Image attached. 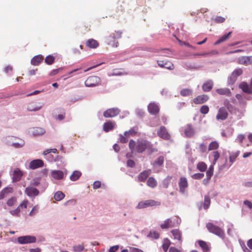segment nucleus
Returning <instances> with one entry per match:
<instances>
[{
  "label": "nucleus",
  "instance_id": "obj_48",
  "mask_svg": "<svg viewBox=\"0 0 252 252\" xmlns=\"http://www.w3.org/2000/svg\"><path fill=\"white\" fill-rule=\"evenodd\" d=\"M207 146L204 143H200L198 146V150L201 153H204L207 150Z\"/></svg>",
  "mask_w": 252,
  "mask_h": 252
},
{
  "label": "nucleus",
  "instance_id": "obj_24",
  "mask_svg": "<svg viewBox=\"0 0 252 252\" xmlns=\"http://www.w3.org/2000/svg\"><path fill=\"white\" fill-rule=\"evenodd\" d=\"M185 135L189 137H191L194 134V129L190 124L188 125L184 131Z\"/></svg>",
  "mask_w": 252,
  "mask_h": 252
},
{
  "label": "nucleus",
  "instance_id": "obj_43",
  "mask_svg": "<svg viewBox=\"0 0 252 252\" xmlns=\"http://www.w3.org/2000/svg\"><path fill=\"white\" fill-rule=\"evenodd\" d=\"M192 91L189 89H184L180 91V94L182 96H187L191 95Z\"/></svg>",
  "mask_w": 252,
  "mask_h": 252
},
{
  "label": "nucleus",
  "instance_id": "obj_44",
  "mask_svg": "<svg viewBox=\"0 0 252 252\" xmlns=\"http://www.w3.org/2000/svg\"><path fill=\"white\" fill-rule=\"evenodd\" d=\"M12 190V189L11 188H6L2 189L0 192V200L2 199L5 196V194L8 192H11Z\"/></svg>",
  "mask_w": 252,
  "mask_h": 252
},
{
  "label": "nucleus",
  "instance_id": "obj_52",
  "mask_svg": "<svg viewBox=\"0 0 252 252\" xmlns=\"http://www.w3.org/2000/svg\"><path fill=\"white\" fill-rule=\"evenodd\" d=\"M16 201L17 199L16 197H11L7 200V205L9 206H12L16 203Z\"/></svg>",
  "mask_w": 252,
  "mask_h": 252
},
{
  "label": "nucleus",
  "instance_id": "obj_46",
  "mask_svg": "<svg viewBox=\"0 0 252 252\" xmlns=\"http://www.w3.org/2000/svg\"><path fill=\"white\" fill-rule=\"evenodd\" d=\"M32 132L34 135H41L45 132V130L42 128L36 127L34 128Z\"/></svg>",
  "mask_w": 252,
  "mask_h": 252
},
{
  "label": "nucleus",
  "instance_id": "obj_39",
  "mask_svg": "<svg viewBox=\"0 0 252 252\" xmlns=\"http://www.w3.org/2000/svg\"><path fill=\"white\" fill-rule=\"evenodd\" d=\"M198 244L204 252H207L209 251V245L206 242L202 240H199L198 241Z\"/></svg>",
  "mask_w": 252,
  "mask_h": 252
},
{
  "label": "nucleus",
  "instance_id": "obj_5",
  "mask_svg": "<svg viewBox=\"0 0 252 252\" xmlns=\"http://www.w3.org/2000/svg\"><path fill=\"white\" fill-rule=\"evenodd\" d=\"M101 79L96 76L89 77L85 82V85L87 87H94L100 84Z\"/></svg>",
  "mask_w": 252,
  "mask_h": 252
},
{
  "label": "nucleus",
  "instance_id": "obj_49",
  "mask_svg": "<svg viewBox=\"0 0 252 252\" xmlns=\"http://www.w3.org/2000/svg\"><path fill=\"white\" fill-rule=\"evenodd\" d=\"M170 245V241L167 239L165 240V242L162 246V249L165 252H166L167 251Z\"/></svg>",
  "mask_w": 252,
  "mask_h": 252
},
{
  "label": "nucleus",
  "instance_id": "obj_57",
  "mask_svg": "<svg viewBox=\"0 0 252 252\" xmlns=\"http://www.w3.org/2000/svg\"><path fill=\"white\" fill-rule=\"evenodd\" d=\"M128 136H126L125 135H123L122 134L120 135V142L122 143H126L128 141Z\"/></svg>",
  "mask_w": 252,
  "mask_h": 252
},
{
  "label": "nucleus",
  "instance_id": "obj_56",
  "mask_svg": "<svg viewBox=\"0 0 252 252\" xmlns=\"http://www.w3.org/2000/svg\"><path fill=\"white\" fill-rule=\"evenodd\" d=\"M20 211L19 207H18L16 209L11 211L10 213L13 216H19Z\"/></svg>",
  "mask_w": 252,
  "mask_h": 252
},
{
  "label": "nucleus",
  "instance_id": "obj_42",
  "mask_svg": "<svg viewBox=\"0 0 252 252\" xmlns=\"http://www.w3.org/2000/svg\"><path fill=\"white\" fill-rule=\"evenodd\" d=\"M54 199L58 201H61L62 200L64 197V194L61 191H58L54 195Z\"/></svg>",
  "mask_w": 252,
  "mask_h": 252
},
{
  "label": "nucleus",
  "instance_id": "obj_19",
  "mask_svg": "<svg viewBox=\"0 0 252 252\" xmlns=\"http://www.w3.org/2000/svg\"><path fill=\"white\" fill-rule=\"evenodd\" d=\"M239 88L246 93L248 94H252V86L249 85L247 83L245 82H242L239 85Z\"/></svg>",
  "mask_w": 252,
  "mask_h": 252
},
{
  "label": "nucleus",
  "instance_id": "obj_54",
  "mask_svg": "<svg viewBox=\"0 0 252 252\" xmlns=\"http://www.w3.org/2000/svg\"><path fill=\"white\" fill-rule=\"evenodd\" d=\"M214 20L216 23H222L225 21V19L221 16H217Z\"/></svg>",
  "mask_w": 252,
  "mask_h": 252
},
{
  "label": "nucleus",
  "instance_id": "obj_31",
  "mask_svg": "<svg viewBox=\"0 0 252 252\" xmlns=\"http://www.w3.org/2000/svg\"><path fill=\"white\" fill-rule=\"evenodd\" d=\"M43 59V56L41 55L35 56L31 60V63L33 65H38L42 62Z\"/></svg>",
  "mask_w": 252,
  "mask_h": 252
},
{
  "label": "nucleus",
  "instance_id": "obj_40",
  "mask_svg": "<svg viewBox=\"0 0 252 252\" xmlns=\"http://www.w3.org/2000/svg\"><path fill=\"white\" fill-rule=\"evenodd\" d=\"M197 169L201 172H204L207 168V164L203 161L199 162L196 165Z\"/></svg>",
  "mask_w": 252,
  "mask_h": 252
},
{
  "label": "nucleus",
  "instance_id": "obj_58",
  "mask_svg": "<svg viewBox=\"0 0 252 252\" xmlns=\"http://www.w3.org/2000/svg\"><path fill=\"white\" fill-rule=\"evenodd\" d=\"M238 155L237 154H233L230 155L229 157L230 162H231V163L234 162L235 161Z\"/></svg>",
  "mask_w": 252,
  "mask_h": 252
},
{
  "label": "nucleus",
  "instance_id": "obj_3",
  "mask_svg": "<svg viewBox=\"0 0 252 252\" xmlns=\"http://www.w3.org/2000/svg\"><path fill=\"white\" fill-rule=\"evenodd\" d=\"M206 228L210 233H213L218 236L223 238L224 233L223 230L219 226L214 224L211 222H208L206 224Z\"/></svg>",
  "mask_w": 252,
  "mask_h": 252
},
{
  "label": "nucleus",
  "instance_id": "obj_50",
  "mask_svg": "<svg viewBox=\"0 0 252 252\" xmlns=\"http://www.w3.org/2000/svg\"><path fill=\"white\" fill-rule=\"evenodd\" d=\"M209 111V108L207 105H203L200 108V112L202 114H206Z\"/></svg>",
  "mask_w": 252,
  "mask_h": 252
},
{
  "label": "nucleus",
  "instance_id": "obj_35",
  "mask_svg": "<svg viewBox=\"0 0 252 252\" xmlns=\"http://www.w3.org/2000/svg\"><path fill=\"white\" fill-rule=\"evenodd\" d=\"M146 150H147L149 154H152L154 152L158 151V149L154 147V146L150 142L147 140Z\"/></svg>",
  "mask_w": 252,
  "mask_h": 252
},
{
  "label": "nucleus",
  "instance_id": "obj_8",
  "mask_svg": "<svg viewBox=\"0 0 252 252\" xmlns=\"http://www.w3.org/2000/svg\"><path fill=\"white\" fill-rule=\"evenodd\" d=\"M178 186L180 192L182 194L185 193L187 189L189 187L187 179L185 177H181L179 179Z\"/></svg>",
  "mask_w": 252,
  "mask_h": 252
},
{
  "label": "nucleus",
  "instance_id": "obj_9",
  "mask_svg": "<svg viewBox=\"0 0 252 252\" xmlns=\"http://www.w3.org/2000/svg\"><path fill=\"white\" fill-rule=\"evenodd\" d=\"M25 193L29 197L34 198L39 194V191L36 188L30 186L25 189Z\"/></svg>",
  "mask_w": 252,
  "mask_h": 252
},
{
  "label": "nucleus",
  "instance_id": "obj_55",
  "mask_svg": "<svg viewBox=\"0 0 252 252\" xmlns=\"http://www.w3.org/2000/svg\"><path fill=\"white\" fill-rule=\"evenodd\" d=\"M204 176V174L203 173H195L193 174L191 176V177L194 179H202Z\"/></svg>",
  "mask_w": 252,
  "mask_h": 252
},
{
  "label": "nucleus",
  "instance_id": "obj_33",
  "mask_svg": "<svg viewBox=\"0 0 252 252\" xmlns=\"http://www.w3.org/2000/svg\"><path fill=\"white\" fill-rule=\"evenodd\" d=\"M219 148V143L217 141H212L209 145L208 150L209 151H217V150Z\"/></svg>",
  "mask_w": 252,
  "mask_h": 252
},
{
  "label": "nucleus",
  "instance_id": "obj_2",
  "mask_svg": "<svg viewBox=\"0 0 252 252\" xmlns=\"http://www.w3.org/2000/svg\"><path fill=\"white\" fill-rule=\"evenodd\" d=\"M122 32L118 31H115L107 37L108 44L113 47H117L119 46V42L116 41L122 37Z\"/></svg>",
  "mask_w": 252,
  "mask_h": 252
},
{
  "label": "nucleus",
  "instance_id": "obj_45",
  "mask_svg": "<svg viewBox=\"0 0 252 252\" xmlns=\"http://www.w3.org/2000/svg\"><path fill=\"white\" fill-rule=\"evenodd\" d=\"M55 59V58L53 56L49 55L46 57L45 62L47 64L50 65L54 63Z\"/></svg>",
  "mask_w": 252,
  "mask_h": 252
},
{
  "label": "nucleus",
  "instance_id": "obj_15",
  "mask_svg": "<svg viewBox=\"0 0 252 252\" xmlns=\"http://www.w3.org/2000/svg\"><path fill=\"white\" fill-rule=\"evenodd\" d=\"M149 112L153 115H156L159 111V108L158 104L155 102H151L148 106Z\"/></svg>",
  "mask_w": 252,
  "mask_h": 252
},
{
  "label": "nucleus",
  "instance_id": "obj_63",
  "mask_svg": "<svg viewBox=\"0 0 252 252\" xmlns=\"http://www.w3.org/2000/svg\"><path fill=\"white\" fill-rule=\"evenodd\" d=\"M101 183L98 181H95L93 184V188L94 189H97L100 187Z\"/></svg>",
  "mask_w": 252,
  "mask_h": 252
},
{
  "label": "nucleus",
  "instance_id": "obj_21",
  "mask_svg": "<svg viewBox=\"0 0 252 252\" xmlns=\"http://www.w3.org/2000/svg\"><path fill=\"white\" fill-rule=\"evenodd\" d=\"M42 105L40 103L32 102L29 104L27 109L30 111H36L40 109Z\"/></svg>",
  "mask_w": 252,
  "mask_h": 252
},
{
  "label": "nucleus",
  "instance_id": "obj_47",
  "mask_svg": "<svg viewBox=\"0 0 252 252\" xmlns=\"http://www.w3.org/2000/svg\"><path fill=\"white\" fill-rule=\"evenodd\" d=\"M214 165L215 164H212V165L210 166L208 170L206 172L207 177H208L209 178H211L212 176L213 175Z\"/></svg>",
  "mask_w": 252,
  "mask_h": 252
},
{
  "label": "nucleus",
  "instance_id": "obj_27",
  "mask_svg": "<svg viewBox=\"0 0 252 252\" xmlns=\"http://www.w3.org/2000/svg\"><path fill=\"white\" fill-rule=\"evenodd\" d=\"M151 170H145L140 173L138 177V180L140 182H144L149 175L151 174Z\"/></svg>",
  "mask_w": 252,
  "mask_h": 252
},
{
  "label": "nucleus",
  "instance_id": "obj_51",
  "mask_svg": "<svg viewBox=\"0 0 252 252\" xmlns=\"http://www.w3.org/2000/svg\"><path fill=\"white\" fill-rule=\"evenodd\" d=\"M84 249V247L83 245H79L74 246L73 247V250L75 252H80Z\"/></svg>",
  "mask_w": 252,
  "mask_h": 252
},
{
  "label": "nucleus",
  "instance_id": "obj_32",
  "mask_svg": "<svg viewBox=\"0 0 252 252\" xmlns=\"http://www.w3.org/2000/svg\"><path fill=\"white\" fill-rule=\"evenodd\" d=\"M160 227L164 229H167L169 227H174L173 223L172 222V220L170 219H168L166 220L163 223L160 224Z\"/></svg>",
  "mask_w": 252,
  "mask_h": 252
},
{
  "label": "nucleus",
  "instance_id": "obj_64",
  "mask_svg": "<svg viewBox=\"0 0 252 252\" xmlns=\"http://www.w3.org/2000/svg\"><path fill=\"white\" fill-rule=\"evenodd\" d=\"M119 249V246L116 245L111 247L109 250V252H116Z\"/></svg>",
  "mask_w": 252,
  "mask_h": 252
},
{
  "label": "nucleus",
  "instance_id": "obj_38",
  "mask_svg": "<svg viewBox=\"0 0 252 252\" xmlns=\"http://www.w3.org/2000/svg\"><path fill=\"white\" fill-rule=\"evenodd\" d=\"M82 173L81 172L78 170H75L73 171L70 175V179L72 181H75L79 179Z\"/></svg>",
  "mask_w": 252,
  "mask_h": 252
},
{
  "label": "nucleus",
  "instance_id": "obj_60",
  "mask_svg": "<svg viewBox=\"0 0 252 252\" xmlns=\"http://www.w3.org/2000/svg\"><path fill=\"white\" fill-rule=\"evenodd\" d=\"M38 209V207L37 206H34L32 208V211L30 212V213L29 214L30 215L33 216V215H35L36 213V212H37Z\"/></svg>",
  "mask_w": 252,
  "mask_h": 252
},
{
  "label": "nucleus",
  "instance_id": "obj_6",
  "mask_svg": "<svg viewBox=\"0 0 252 252\" xmlns=\"http://www.w3.org/2000/svg\"><path fill=\"white\" fill-rule=\"evenodd\" d=\"M157 132L158 136L162 139L168 140L171 138L170 133L164 126H160Z\"/></svg>",
  "mask_w": 252,
  "mask_h": 252
},
{
  "label": "nucleus",
  "instance_id": "obj_16",
  "mask_svg": "<svg viewBox=\"0 0 252 252\" xmlns=\"http://www.w3.org/2000/svg\"><path fill=\"white\" fill-rule=\"evenodd\" d=\"M227 117L228 113L226 109L223 107L220 108L216 116L217 119L224 120L227 118Z\"/></svg>",
  "mask_w": 252,
  "mask_h": 252
},
{
  "label": "nucleus",
  "instance_id": "obj_62",
  "mask_svg": "<svg viewBox=\"0 0 252 252\" xmlns=\"http://www.w3.org/2000/svg\"><path fill=\"white\" fill-rule=\"evenodd\" d=\"M245 135L243 134H239L237 137L236 140L240 143L243 142V140L245 139Z\"/></svg>",
  "mask_w": 252,
  "mask_h": 252
},
{
  "label": "nucleus",
  "instance_id": "obj_30",
  "mask_svg": "<svg viewBox=\"0 0 252 252\" xmlns=\"http://www.w3.org/2000/svg\"><path fill=\"white\" fill-rule=\"evenodd\" d=\"M52 176L55 179L61 180L63 177V173L61 170H53L51 172Z\"/></svg>",
  "mask_w": 252,
  "mask_h": 252
},
{
  "label": "nucleus",
  "instance_id": "obj_41",
  "mask_svg": "<svg viewBox=\"0 0 252 252\" xmlns=\"http://www.w3.org/2000/svg\"><path fill=\"white\" fill-rule=\"evenodd\" d=\"M172 177L170 176H167L162 181V184L164 188L167 189L170 183H171Z\"/></svg>",
  "mask_w": 252,
  "mask_h": 252
},
{
  "label": "nucleus",
  "instance_id": "obj_36",
  "mask_svg": "<svg viewBox=\"0 0 252 252\" xmlns=\"http://www.w3.org/2000/svg\"><path fill=\"white\" fill-rule=\"evenodd\" d=\"M231 33L232 32H229L228 33L221 36L218 40L215 42V45H218L227 40L230 37Z\"/></svg>",
  "mask_w": 252,
  "mask_h": 252
},
{
  "label": "nucleus",
  "instance_id": "obj_10",
  "mask_svg": "<svg viewBox=\"0 0 252 252\" xmlns=\"http://www.w3.org/2000/svg\"><path fill=\"white\" fill-rule=\"evenodd\" d=\"M120 110L117 108H110L103 112V116L105 118H112L118 115Z\"/></svg>",
  "mask_w": 252,
  "mask_h": 252
},
{
  "label": "nucleus",
  "instance_id": "obj_12",
  "mask_svg": "<svg viewBox=\"0 0 252 252\" xmlns=\"http://www.w3.org/2000/svg\"><path fill=\"white\" fill-rule=\"evenodd\" d=\"M44 165L43 161L41 159H37L31 161L29 164V168L32 169H35L39 167H42Z\"/></svg>",
  "mask_w": 252,
  "mask_h": 252
},
{
  "label": "nucleus",
  "instance_id": "obj_4",
  "mask_svg": "<svg viewBox=\"0 0 252 252\" xmlns=\"http://www.w3.org/2000/svg\"><path fill=\"white\" fill-rule=\"evenodd\" d=\"M160 203L158 201H155L152 199L146 200L139 202L136 208L138 209H141L146 208L149 207H153L158 206Z\"/></svg>",
  "mask_w": 252,
  "mask_h": 252
},
{
  "label": "nucleus",
  "instance_id": "obj_22",
  "mask_svg": "<svg viewBox=\"0 0 252 252\" xmlns=\"http://www.w3.org/2000/svg\"><path fill=\"white\" fill-rule=\"evenodd\" d=\"M164 158L161 156L158 157L152 163L153 167L154 169L158 167H162L163 164Z\"/></svg>",
  "mask_w": 252,
  "mask_h": 252
},
{
  "label": "nucleus",
  "instance_id": "obj_25",
  "mask_svg": "<svg viewBox=\"0 0 252 252\" xmlns=\"http://www.w3.org/2000/svg\"><path fill=\"white\" fill-rule=\"evenodd\" d=\"M23 175V172L19 169H15L13 174V181L14 182H18L20 180Z\"/></svg>",
  "mask_w": 252,
  "mask_h": 252
},
{
  "label": "nucleus",
  "instance_id": "obj_26",
  "mask_svg": "<svg viewBox=\"0 0 252 252\" xmlns=\"http://www.w3.org/2000/svg\"><path fill=\"white\" fill-rule=\"evenodd\" d=\"M213 87V82L211 80L206 81L202 85V88L204 92H209Z\"/></svg>",
  "mask_w": 252,
  "mask_h": 252
},
{
  "label": "nucleus",
  "instance_id": "obj_11",
  "mask_svg": "<svg viewBox=\"0 0 252 252\" xmlns=\"http://www.w3.org/2000/svg\"><path fill=\"white\" fill-rule=\"evenodd\" d=\"M158 64L161 67H164L169 70H172L174 68V64L170 61L158 60Z\"/></svg>",
  "mask_w": 252,
  "mask_h": 252
},
{
  "label": "nucleus",
  "instance_id": "obj_7",
  "mask_svg": "<svg viewBox=\"0 0 252 252\" xmlns=\"http://www.w3.org/2000/svg\"><path fill=\"white\" fill-rule=\"evenodd\" d=\"M36 241V238L35 236L30 235L20 236L17 238V242L20 244L33 243Z\"/></svg>",
  "mask_w": 252,
  "mask_h": 252
},
{
  "label": "nucleus",
  "instance_id": "obj_1",
  "mask_svg": "<svg viewBox=\"0 0 252 252\" xmlns=\"http://www.w3.org/2000/svg\"><path fill=\"white\" fill-rule=\"evenodd\" d=\"M147 140H142L138 141L136 144L133 140H130L129 142V148L132 153L136 151L138 153H142L146 150Z\"/></svg>",
  "mask_w": 252,
  "mask_h": 252
},
{
  "label": "nucleus",
  "instance_id": "obj_34",
  "mask_svg": "<svg viewBox=\"0 0 252 252\" xmlns=\"http://www.w3.org/2000/svg\"><path fill=\"white\" fill-rule=\"evenodd\" d=\"M147 185L151 188H155L157 186V181L154 177H150L147 181Z\"/></svg>",
  "mask_w": 252,
  "mask_h": 252
},
{
  "label": "nucleus",
  "instance_id": "obj_14",
  "mask_svg": "<svg viewBox=\"0 0 252 252\" xmlns=\"http://www.w3.org/2000/svg\"><path fill=\"white\" fill-rule=\"evenodd\" d=\"M211 204V200L209 195H205L204 197V200L203 202H200L198 205L199 210H201L203 208L207 210L209 208Z\"/></svg>",
  "mask_w": 252,
  "mask_h": 252
},
{
  "label": "nucleus",
  "instance_id": "obj_37",
  "mask_svg": "<svg viewBox=\"0 0 252 252\" xmlns=\"http://www.w3.org/2000/svg\"><path fill=\"white\" fill-rule=\"evenodd\" d=\"M216 92L220 95L229 96L231 92L228 88H220L216 90Z\"/></svg>",
  "mask_w": 252,
  "mask_h": 252
},
{
  "label": "nucleus",
  "instance_id": "obj_29",
  "mask_svg": "<svg viewBox=\"0 0 252 252\" xmlns=\"http://www.w3.org/2000/svg\"><path fill=\"white\" fill-rule=\"evenodd\" d=\"M220 157V153L218 151H214L209 156V158L212 159V164H216Z\"/></svg>",
  "mask_w": 252,
  "mask_h": 252
},
{
  "label": "nucleus",
  "instance_id": "obj_17",
  "mask_svg": "<svg viewBox=\"0 0 252 252\" xmlns=\"http://www.w3.org/2000/svg\"><path fill=\"white\" fill-rule=\"evenodd\" d=\"M208 99L209 96L207 95L203 94L195 97L193 101L195 104H199L206 102Z\"/></svg>",
  "mask_w": 252,
  "mask_h": 252
},
{
  "label": "nucleus",
  "instance_id": "obj_28",
  "mask_svg": "<svg viewBox=\"0 0 252 252\" xmlns=\"http://www.w3.org/2000/svg\"><path fill=\"white\" fill-rule=\"evenodd\" d=\"M86 46L90 48H96L99 45V43L94 39H89L86 42Z\"/></svg>",
  "mask_w": 252,
  "mask_h": 252
},
{
  "label": "nucleus",
  "instance_id": "obj_20",
  "mask_svg": "<svg viewBox=\"0 0 252 252\" xmlns=\"http://www.w3.org/2000/svg\"><path fill=\"white\" fill-rule=\"evenodd\" d=\"M116 124L114 121H109L105 123L103 126L104 131L107 132L114 128Z\"/></svg>",
  "mask_w": 252,
  "mask_h": 252
},
{
  "label": "nucleus",
  "instance_id": "obj_18",
  "mask_svg": "<svg viewBox=\"0 0 252 252\" xmlns=\"http://www.w3.org/2000/svg\"><path fill=\"white\" fill-rule=\"evenodd\" d=\"M243 70L241 68L235 69L231 73L230 76V81L234 83L237 79V78L242 74Z\"/></svg>",
  "mask_w": 252,
  "mask_h": 252
},
{
  "label": "nucleus",
  "instance_id": "obj_59",
  "mask_svg": "<svg viewBox=\"0 0 252 252\" xmlns=\"http://www.w3.org/2000/svg\"><path fill=\"white\" fill-rule=\"evenodd\" d=\"M28 203V201L27 200H24L20 205L18 207H19V208H27V204Z\"/></svg>",
  "mask_w": 252,
  "mask_h": 252
},
{
  "label": "nucleus",
  "instance_id": "obj_23",
  "mask_svg": "<svg viewBox=\"0 0 252 252\" xmlns=\"http://www.w3.org/2000/svg\"><path fill=\"white\" fill-rule=\"evenodd\" d=\"M171 233L174 237V239H177L181 244L182 242V232L179 229H176L171 230Z\"/></svg>",
  "mask_w": 252,
  "mask_h": 252
},
{
  "label": "nucleus",
  "instance_id": "obj_13",
  "mask_svg": "<svg viewBox=\"0 0 252 252\" xmlns=\"http://www.w3.org/2000/svg\"><path fill=\"white\" fill-rule=\"evenodd\" d=\"M238 63L244 65L252 64V56H242L238 59Z\"/></svg>",
  "mask_w": 252,
  "mask_h": 252
},
{
  "label": "nucleus",
  "instance_id": "obj_61",
  "mask_svg": "<svg viewBox=\"0 0 252 252\" xmlns=\"http://www.w3.org/2000/svg\"><path fill=\"white\" fill-rule=\"evenodd\" d=\"M135 162L132 159H128L127 161V166L130 167H133L135 166Z\"/></svg>",
  "mask_w": 252,
  "mask_h": 252
},
{
  "label": "nucleus",
  "instance_id": "obj_53",
  "mask_svg": "<svg viewBox=\"0 0 252 252\" xmlns=\"http://www.w3.org/2000/svg\"><path fill=\"white\" fill-rule=\"evenodd\" d=\"M148 236L152 237V238H154L155 239H157L159 238V234L158 232L155 231H150L148 235Z\"/></svg>",
  "mask_w": 252,
  "mask_h": 252
}]
</instances>
